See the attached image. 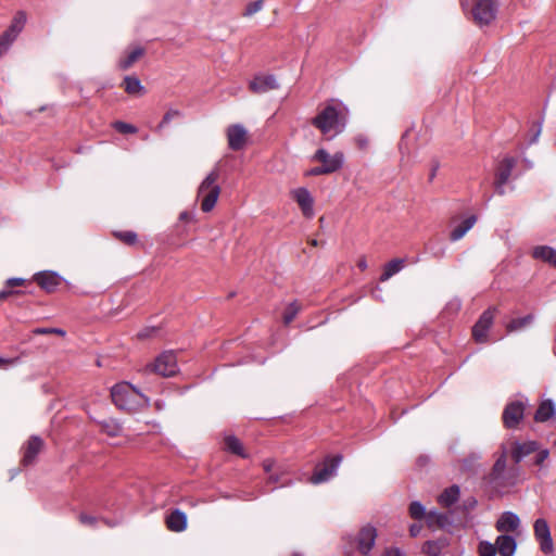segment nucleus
I'll use <instances>...</instances> for the list:
<instances>
[{"instance_id":"nucleus-1","label":"nucleus","mask_w":556,"mask_h":556,"mask_svg":"<svg viewBox=\"0 0 556 556\" xmlns=\"http://www.w3.org/2000/svg\"><path fill=\"white\" fill-rule=\"evenodd\" d=\"M346 115L348 109L344 104L332 99L312 118L311 124L328 139H332L344 130Z\"/></svg>"},{"instance_id":"nucleus-2","label":"nucleus","mask_w":556,"mask_h":556,"mask_svg":"<svg viewBox=\"0 0 556 556\" xmlns=\"http://www.w3.org/2000/svg\"><path fill=\"white\" fill-rule=\"evenodd\" d=\"M460 5L480 28L492 25L500 9L498 0H460Z\"/></svg>"},{"instance_id":"nucleus-3","label":"nucleus","mask_w":556,"mask_h":556,"mask_svg":"<svg viewBox=\"0 0 556 556\" xmlns=\"http://www.w3.org/2000/svg\"><path fill=\"white\" fill-rule=\"evenodd\" d=\"M111 397L118 409L128 413L148 403V399L128 382L115 384L111 389Z\"/></svg>"},{"instance_id":"nucleus-4","label":"nucleus","mask_w":556,"mask_h":556,"mask_svg":"<svg viewBox=\"0 0 556 556\" xmlns=\"http://www.w3.org/2000/svg\"><path fill=\"white\" fill-rule=\"evenodd\" d=\"M219 172L217 168L211 170L198 189V197L201 200V210L205 213L213 210L220 194V187L217 185Z\"/></svg>"},{"instance_id":"nucleus-5","label":"nucleus","mask_w":556,"mask_h":556,"mask_svg":"<svg viewBox=\"0 0 556 556\" xmlns=\"http://www.w3.org/2000/svg\"><path fill=\"white\" fill-rule=\"evenodd\" d=\"M342 459L343 456L341 454L327 455L323 462L315 466L314 472L309 477L308 481L312 484H321L329 481L337 475Z\"/></svg>"},{"instance_id":"nucleus-6","label":"nucleus","mask_w":556,"mask_h":556,"mask_svg":"<svg viewBox=\"0 0 556 556\" xmlns=\"http://www.w3.org/2000/svg\"><path fill=\"white\" fill-rule=\"evenodd\" d=\"M26 24V14L18 11L8 29L0 36V56L3 55L15 41Z\"/></svg>"},{"instance_id":"nucleus-7","label":"nucleus","mask_w":556,"mask_h":556,"mask_svg":"<svg viewBox=\"0 0 556 556\" xmlns=\"http://www.w3.org/2000/svg\"><path fill=\"white\" fill-rule=\"evenodd\" d=\"M149 367L151 371L156 372L163 377L175 376L179 370L177 357L173 351L163 352Z\"/></svg>"},{"instance_id":"nucleus-8","label":"nucleus","mask_w":556,"mask_h":556,"mask_svg":"<svg viewBox=\"0 0 556 556\" xmlns=\"http://www.w3.org/2000/svg\"><path fill=\"white\" fill-rule=\"evenodd\" d=\"M496 307L485 309L472 327V338L478 343L488 342V332L493 325Z\"/></svg>"},{"instance_id":"nucleus-9","label":"nucleus","mask_w":556,"mask_h":556,"mask_svg":"<svg viewBox=\"0 0 556 556\" xmlns=\"http://www.w3.org/2000/svg\"><path fill=\"white\" fill-rule=\"evenodd\" d=\"M312 161L321 163L327 175L338 172L342 168L344 163V154L342 152H336L330 155L327 150L320 148L312 156Z\"/></svg>"},{"instance_id":"nucleus-10","label":"nucleus","mask_w":556,"mask_h":556,"mask_svg":"<svg viewBox=\"0 0 556 556\" xmlns=\"http://www.w3.org/2000/svg\"><path fill=\"white\" fill-rule=\"evenodd\" d=\"M526 410V403L522 401L509 402L502 415L503 424L507 429H515L523 419Z\"/></svg>"},{"instance_id":"nucleus-11","label":"nucleus","mask_w":556,"mask_h":556,"mask_svg":"<svg viewBox=\"0 0 556 556\" xmlns=\"http://www.w3.org/2000/svg\"><path fill=\"white\" fill-rule=\"evenodd\" d=\"M378 532L370 523L362 527L356 535L357 549L363 556L369 555L376 544Z\"/></svg>"},{"instance_id":"nucleus-12","label":"nucleus","mask_w":556,"mask_h":556,"mask_svg":"<svg viewBox=\"0 0 556 556\" xmlns=\"http://www.w3.org/2000/svg\"><path fill=\"white\" fill-rule=\"evenodd\" d=\"M534 536L540 543V548L544 554H551L554 551L553 539L547 521L543 518L535 520L533 525Z\"/></svg>"},{"instance_id":"nucleus-13","label":"nucleus","mask_w":556,"mask_h":556,"mask_svg":"<svg viewBox=\"0 0 556 556\" xmlns=\"http://www.w3.org/2000/svg\"><path fill=\"white\" fill-rule=\"evenodd\" d=\"M228 147L232 151H239L244 148L248 140V131L241 124L230 125L226 130Z\"/></svg>"},{"instance_id":"nucleus-14","label":"nucleus","mask_w":556,"mask_h":556,"mask_svg":"<svg viewBox=\"0 0 556 556\" xmlns=\"http://www.w3.org/2000/svg\"><path fill=\"white\" fill-rule=\"evenodd\" d=\"M45 443L38 435H31L23 446L22 465L27 467L36 462L38 454L41 452Z\"/></svg>"},{"instance_id":"nucleus-15","label":"nucleus","mask_w":556,"mask_h":556,"mask_svg":"<svg viewBox=\"0 0 556 556\" xmlns=\"http://www.w3.org/2000/svg\"><path fill=\"white\" fill-rule=\"evenodd\" d=\"M291 193L303 215L307 218H312L314 216V199L311 192L306 188H298Z\"/></svg>"},{"instance_id":"nucleus-16","label":"nucleus","mask_w":556,"mask_h":556,"mask_svg":"<svg viewBox=\"0 0 556 556\" xmlns=\"http://www.w3.org/2000/svg\"><path fill=\"white\" fill-rule=\"evenodd\" d=\"M250 90L254 93H265L279 87L274 75H256L250 81Z\"/></svg>"},{"instance_id":"nucleus-17","label":"nucleus","mask_w":556,"mask_h":556,"mask_svg":"<svg viewBox=\"0 0 556 556\" xmlns=\"http://www.w3.org/2000/svg\"><path fill=\"white\" fill-rule=\"evenodd\" d=\"M516 164V157L506 155L496 167L495 179L508 182Z\"/></svg>"},{"instance_id":"nucleus-18","label":"nucleus","mask_w":556,"mask_h":556,"mask_svg":"<svg viewBox=\"0 0 556 556\" xmlns=\"http://www.w3.org/2000/svg\"><path fill=\"white\" fill-rule=\"evenodd\" d=\"M520 523L519 517L511 511H505L496 521L495 528L498 532L515 531Z\"/></svg>"},{"instance_id":"nucleus-19","label":"nucleus","mask_w":556,"mask_h":556,"mask_svg":"<svg viewBox=\"0 0 556 556\" xmlns=\"http://www.w3.org/2000/svg\"><path fill=\"white\" fill-rule=\"evenodd\" d=\"M35 281L47 292H53L60 285V277L53 271H43L35 275Z\"/></svg>"},{"instance_id":"nucleus-20","label":"nucleus","mask_w":556,"mask_h":556,"mask_svg":"<svg viewBox=\"0 0 556 556\" xmlns=\"http://www.w3.org/2000/svg\"><path fill=\"white\" fill-rule=\"evenodd\" d=\"M495 545L500 556H513L517 547L515 538L507 534L498 535L495 540Z\"/></svg>"},{"instance_id":"nucleus-21","label":"nucleus","mask_w":556,"mask_h":556,"mask_svg":"<svg viewBox=\"0 0 556 556\" xmlns=\"http://www.w3.org/2000/svg\"><path fill=\"white\" fill-rule=\"evenodd\" d=\"M166 526L170 531L181 532L187 528V516L179 509H174L166 517Z\"/></svg>"},{"instance_id":"nucleus-22","label":"nucleus","mask_w":556,"mask_h":556,"mask_svg":"<svg viewBox=\"0 0 556 556\" xmlns=\"http://www.w3.org/2000/svg\"><path fill=\"white\" fill-rule=\"evenodd\" d=\"M538 450V443L535 441H529L525 443L516 442L511 451V457L515 463H520L526 456Z\"/></svg>"},{"instance_id":"nucleus-23","label":"nucleus","mask_w":556,"mask_h":556,"mask_svg":"<svg viewBox=\"0 0 556 556\" xmlns=\"http://www.w3.org/2000/svg\"><path fill=\"white\" fill-rule=\"evenodd\" d=\"M556 413L555 404L552 400H544L539 405L535 414L534 420L536 422H545L548 419L553 418Z\"/></svg>"},{"instance_id":"nucleus-24","label":"nucleus","mask_w":556,"mask_h":556,"mask_svg":"<svg viewBox=\"0 0 556 556\" xmlns=\"http://www.w3.org/2000/svg\"><path fill=\"white\" fill-rule=\"evenodd\" d=\"M532 256L556 268V250L549 245H538L532 251Z\"/></svg>"},{"instance_id":"nucleus-25","label":"nucleus","mask_w":556,"mask_h":556,"mask_svg":"<svg viewBox=\"0 0 556 556\" xmlns=\"http://www.w3.org/2000/svg\"><path fill=\"white\" fill-rule=\"evenodd\" d=\"M448 546L447 538H440L433 541H427L422 545V553L428 556H439L444 548Z\"/></svg>"},{"instance_id":"nucleus-26","label":"nucleus","mask_w":556,"mask_h":556,"mask_svg":"<svg viewBox=\"0 0 556 556\" xmlns=\"http://www.w3.org/2000/svg\"><path fill=\"white\" fill-rule=\"evenodd\" d=\"M146 53L144 48L136 47L131 51L127 52L125 56L118 61V67L123 71L130 68Z\"/></svg>"},{"instance_id":"nucleus-27","label":"nucleus","mask_w":556,"mask_h":556,"mask_svg":"<svg viewBox=\"0 0 556 556\" xmlns=\"http://www.w3.org/2000/svg\"><path fill=\"white\" fill-rule=\"evenodd\" d=\"M125 92L130 96H142L146 93V88L142 86L140 79L136 76H125L123 80Z\"/></svg>"},{"instance_id":"nucleus-28","label":"nucleus","mask_w":556,"mask_h":556,"mask_svg":"<svg viewBox=\"0 0 556 556\" xmlns=\"http://www.w3.org/2000/svg\"><path fill=\"white\" fill-rule=\"evenodd\" d=\"M460 495V489L457 484H453L445 489L439 496V503L444 507H450L455 504Z\"/></svg>"},{"instance_id":"nucleus-29","label":"nucleus","mask_w":556,"mask_h":556,"mask_svg":"<svg viewBox=\"0 0 556 556\" xmlns=\"http://www.w3.org/2000/svg\"><path fill=\"white\" fill-rule=\"evenodd\" d=\"M405 266V258H393L390 262H388L384 267L383 271L380 276L381 281L389 280L392 276L400 273Z\"/></svg>"},{"instance_id":"nucleus-30","label":"nucleus","mask_w":556,"mask_h":556,"mask_svg":"<svg viewBox=\"0 0 556 556\" xmlns=\"http://www.w3.org/2000/svg\"><path fill=\"white\" fill-rule=\"evenodd\" d=\"M101 431L109 437L115 438L122 434V425L115 419H105L99 422Z\"/></svg>"},{"instance_id":"nucleus-31","label":"nucleus","mask_w":556,"mask_h":556,"mask_svg":"<svg viewBox=\"0 0 556 556\" xmlns=\"http://www.w3.org/2000/svg\"><path fill=\"white\" fill-rule=\"evenodd\" d=\"M533 319H534V316L532 314H528L520 318L511 319L506 325V329L508 332L519 331V330L526 328L527 326H529L533 321Z\"/></svg>"},{"instance_id":"nucleus-32","label":"nucleus","mask_w":556,"mask_h":556,"mask_svg":"<svg viewBox=\"0 0 556 556\" xmlns=\"http://www.w3.org/2000/svg\"><path fill=\"white\" fill-rule=\"evenodd\" d=\"M225 448L232 454L245 457L242 444L240 440L235 435H228L225 438Z\"/></svg>"},{"instance_id":"nucleus-33","label":"nucleus","mask_w":556,"mask_h":556,"mask_svg":"<svg viewBox=\"0 0 556 556\" xmlns=\"http://www.w3.org/2000/svg\"><path fill=\"white\" fill-rule=\"evenodd\" d=\"M427 523L429 527L438 526L440 528H444L448 525V517L445 514L430 510L427 514Z\"/></svg>"},{"instance_id":"nucleus-34","label":"nucleus","mask_w":556,"mask_h":556,"mask_svg":"<svg viewBox=\"0 0 556 556\" xmlns=\"http://www.w3.org/2000/svg\"><path fill=\"white\" fill-rule=\"evenodd\" d=\"M506 468V455L503 453L494 463L492 471L490 473V480L491 482L497 481L500 478H502L504 471Z\"/></svg>"},{"instance_id":"nucleus-35","label":"nucleus","mask_w":556,"mask_h":556,"mask_svg":"<svg viewBox=\"0 0 556 556\" xmlns=\"http://www.w3.org/2000/svg\"><path fill=\"white\" fill-rule=\"evenodd\" d=\"M113 236L126 245L132 247L138 243V236L132 230L114 231Z\"/></svg>"},{"instance_id":"nucleus-36","label":"nucleus","mask_w":556,"mask_h":556,"mask_svg":"<svg viewBox=\"0 0 556 556\" xmlns=\"http://www.w3.org/2000/svg\"><path fill=\"white\" fill-rule=\"evenodd\" d=\"M408 513L413 519H416V520H421L424 518L427 519L428 513L426 511L425 506L419 501H414L409 504Z\"/></svg>"},{"instance_id":"nucleus-37","label":"nucleus","mask_w":556,"mask_h":556,"mask_svg":"<svg viewBox=\"0 0 556 556\" xmlns=\"http://www.w3.org/2000/svg\"><path fill=\"white\" fill-rule=\"evenodd\" d=\"M300 305L296 301L291 302L285 309L283 313V323L285 325H289L296 317L300 312Z\"/></svg>"},{"instance_id":"nucleus-38","label":"nucleus","mask_w":556,"mask_h":556,"mask_svg":"<svg viewBox=\"0 0 556 556\" xmlns=\"http://www.w3.org/2000/svg\"><path fill=\"white\" fill-rule=\"evenodd\" d=\"M181 116V112L179 110H174V109H170L168 110L161 123L157 125V127L155 128V131H161L164 127H166L174 118L176 117H180Z\"/></svg>"},{"instance_id":"nucleus-39","label":"nucleus","mask_w":556,"mask_h":556,"mask_svg":"<svg viewBox=\"0 0 556 556\" xmlns=\"http://www.w3.org/2000/svg\"><path fill=\"white\" fill-rule=\"evenodd\" d=\"M479 556H496L497 548L495 543L492 544L488 541H481L478 546Z\"/></svg>"},{"instance_id":"nucleus-40","label":"nucleus","mask_w":556,"mask_h":556,"mask_svg":"<svg viewBox=\"0 0 556 556\" xmlns=\"http://www.w3.org/2000/svg\"><path fill=\"white\" fill-rule=\"evenodd\" d=\"M113 127L121 134H136L138 131L136 126L121 121L114 122Z\"/></svg>"},{"instance_id":"nucleus-41","label":"nucleus","mask_w":556,"mask_h":556,"mask_svg":"<svg viewBox=\"0 0 556 556\" xmlns=\"http://www.w3.org/2000/svg\"><path fill=\"white\" fill-rule=\"evenodd\" d=\"M263 0H255L251 3H249L245 8V11L243 13L244 16H251L255 13H257L258 11H261L263 9Z\"/></svg>"},{"instance_id":"nucleus-42","label":"nucleus","mask_w":556,"mask_h":556,"mask_svg":"<svg viewBox=\"0 0 556 556\" xmlns=\"http://www.w3.org/2000/svg\"><path fill=\"white\" fill-rule=\"evenodd\" d=\"M290 480L285 478L283 476H278V475H270L269 478H268V483H273V484H279V486H287L290 484Z\"/></svg>"},{"instance_id":"nucleus-43","label":"nucleus","mask_w":556,"mask_h":556,"mask_svg":"<svg viewBox=\"0 0 556 556\" xmlns=\"http://www.w3.org/2000/svg\"><path fill=\"white\" fill-rule=\"evenodd\" d=\"M78 519H79L80 523H83L85 526L94 527L97 525V518L93 516L87 515L85 513H81L78 516Z\"/></svg>"},{"instance_id":"nucleus-44","label":"nucleus","mask_w":556,"mask_h":556,"mask_svg":"<svg viewBox=\"0 0 556 556\" xmlns=\"http://www.w3.org/2000/svg\"><path fill=\"white\" fill-rule=\"evenodd\" d=\"M465 235H466L465 229H464L460 225H458V226H456V227L451 231V233H450V239H451L452 241H457V240L462 239Z\"/></svg>"},{"instance_id":"nucleus-45","label":"nucleus","mask_w":556,"mask_h":556,"mask_svg":"<svg viewBox=\"0 0 556 556\" xmlns=\"http://www.w3.org/2000/svg\"><path fill=\"white\" fill-rule=\"evenodd\" d=\"M22 292L18 290H14V288H8L7 282L4 283V288L0 291V301L5 300L7 298L15 294H21Z\"/></svg>"},{"instance_id":"nucleus-46","label":"nucleus","mask_w":556,"mask_h":556,"mask_svg":"<svg viewBox=\"0 0 556 556\" xmlns=\"http://www.w3.org/2000/svg\"><path fill=\"white\" fill-rule=\"evenodd\" d=\"M34 333H36V334L58 333V334H62V336L65 334V332L59 328H37L34 330Z\"/></svg>"},{"instance_id":"nucleus-47","label":"nucleus","mask_w":556,"mask_h":556,"mask_svg":"<svg viewBox=\"0 0 556 556\" xmlns=\"http://www.w3.org/2000/svg\"><path fill=\"white\" fill-rule=\"evenodd\" d=\"M477 222V217L476 215H470L469 217H467L465 220L462 222V224H459L464 229L465 231L467 232L468 230H470L473 225L476 224Z\"/></svg>"},{"instance_id":"nucleus-48","label":"nucleus","mask_w":556,"mask_h":556,"mask_svg":"<svg viewBox=\"0 0 556 556\" xmlns=\"http://www.w3.org/2000/svg\"><path fill=\"white\" fill-rule=\"evenodd\" d=\"M548 455L549 452L546 448L539 451L534 460L535 465L541 466L547 459Z\"/></svg>"},{"instance_id":"nucleus-49","label":"nucleus","mask_w":556,"mask_h":556,"mask_svg":"<svg viewBox=\"0 0 556 556\" xmlns=\"http://www.w3.org/2000/svg\"><path fill=\"white\" fill-rule=\"evenodd\" d=\"M320 175H327L326 169H324V167L321 165L320 166L312 167L311 169L305 172V176H307V177H309V176H320Z\"/></svg>"},{"instance_id":"nucleus-50","label":"nucleus","mask_w":556,"mask_h":556,"mask_svg":"<svg viewBox=\"0 0 556 556\" xmlns=\"http://www.w3.org/2000/svg\"><path fill=\"white\" fill-rule=\"evenodd\" d=\"M382 556H406V554L399 547L386 548Z\"/></svg>"},{"instance_id":"nucleus-51","label":"nucleus","mask_w":556,"mask_h":556,"mask_svg":"<svg viewBox=\"0 0 556 556\" xmlns=\"http://www.w3.org/2000/svg\"><path fill=\"white\" fill-rule=\"evenodd\" d=\"M24 283H25V279H23V278H9L7 280L8 288L20 287V286H23Z\"/></svg>"},{"instance_id":"nucleus-52","label":"nucleus","mask_w":556,"mask_h":556,"mask_svg":"<svg viewBox=\"0 0 556 556\" xmlns=\"http://www.w3.org/2000/svg\"><path fill=\"white\" fill-rule=\"evenodd\" d=\"M507 182L506 181H501V180H494V188H495V191L497 194L500 195H504L505 194V185Z\"/></svg>"},{"instance_id":"nucleus-53","label":"nucleus","mask_w":556,"mask_h":556,"mask_svg":"<svg viewBox=\"0 0 556 556\" xmlns=\"http://www.w3.org/2000/svg\"><path fill=\"white\" fill-rule=\"evenodd\" d=\"M439 167H440L439 161L433 160L432 163H431V169H430V174H429V181H432L434 179Z\"/></svg>"},{"instance_id":"nucleus-54","label":"nucleus","mask_w":556,"mask_h":556,"mask_svg":"<svg viewBox=\"0 0 556 556\" xmlns=\"http://www.w3.org/2000/svg\"><path fill=\"white\" fill-rule=\"evenodd\" d=\"M478 502L475 497H469L464 502V508L466 510H471L477 506Z\"/></svg>"},{"instance_id":"nucleus-55","label":"nucleus","mask_w":556,"mask_h":556,"mask_svg":"<svg viewBox=\"0 0 556 556\" xmlns=\"http://www.w3.org/2000/svg\"><path fill=\"white\" fill-rule=\"evenodd\" d=\"M421 531V526L420 525H417V523H413L410 527H409V534L410 536L413 538H416Z\"/></svg>"},{"instance_id":"nucleus-56","label":"nucleus","mask_w":556,"mask_h":556,"mask_svg":"<svg viewBox=\"0 0 556 556\" xmlns=\"http://www.w3.org/2000/svg\"><path fill=\"white\" fill-rule=\"evenodd\" d=\"M273 465L274 464H273L271 460H269V459L265 460L264 464H263L264 470L266 472H269L271 470V468H273Z\"/></svg>"},{"instance_id":"nucleus-57","label":"nucleus","mask_w":556,"mask_h":556,"mask_svg":"<svg viewBox=\"0 0 556 556\" xmlns=\"http://www.w3.org/2000/svg\"><path fill=\"white\" fill-rule=\"evenodd\" d=\"M444 254H445V249L444 248H440L437 252L433 253L434 257H437V258L443 257Z\"/></svg>"},{"instance_id":"nucleus-58","label":"nucleus","mask_w":556,"mask_h":556,"mask_svg":"<svg viewBox=\"0 0 556 556\" xmlns=\"http://www.w3.org/2000/svg\"><path fill=\"white\" fill-rule=\"evenodd\" d=\"M11 363H12L11 359L3 358V357L0 356V368L4 367V366H7V365H9Z\"/></svg>"},{"instance_id":"nucleus-59","label":"nucleus","mask_w":556,"mask_h":556,"mask_svg":"<svg viewBox=\"0 0 556 556\" xmlns=\"http://www.w3.org/2000/svg\"><path fill=\"white\" fill-rule=\"evenodd\" d=\"M357 266H358L362 270L366 269V268H367V262H366V260H365V258L359 260V262H358Z\"/></svg>"},{"instance_id":"nucleus-60","label":"nucleus","mask_w":556,"mask_h":556,"mask_svg":"<svg viewBox=\"0 0 556 556\" xmlns=\"http://www.w3.org/2000/svg\"><path fill=\"white\" fill-rule=\"evenodd\" d=\"M179 218L181 220H187L189 218V214L187 212H181Z\"/></svg>"},{"instance_id":"nucleus-61","label":"nucleus","mask_w":556,"mask_h":556,"mask_svg":"<svg viewBox=\"0 0 556 556\" xmlns=\"http://www.w3.org/2000/svg\"><path fill=\"white\" fill-rule=\"evenodd\" d=\"M540 132H541V128L538 129L534 138L531 140V143L535 142V140H536L538 136L540 135Z\"/></svg>"},{"instance_id":"nucleus-62","label":"nucleus","mask_w":556,"mask_h":556,"mask_svg":"<svg viewBox=\"0 0 556 556\" xmlns=\"http://www.w3.org/2000/svg\"><path fill=\"white\" fill-rule=\"evenodd\" d=\"M344 553L345 554H351L352 553V548L348 547V546H344Z\"/></svg>"},{"instance_id":"nucleus-63","label":"nucleus","mask_w":556,"mask_h":556,"mask_svg":"<svg viewBox=\"0 0 556 556\" xmlns=\"http://www.w3.org/2000/svg\"><path fill=\"white\" fill-rule=\"evenodd\" d=\"M309 243L313 245V247H316L317 245V240L316 239H312L309 241Z\"/></svg>"},{"instance_id":"nucleus-64","label":"nucleus","mask_w":556,"mask_h":556,"mask_svg":"<svg viewBox=\"0 0 556 556\" xmlns=\"http://www.w3.org/2000/svg\"><path fill=\"white\" fill-rule=\"evenodd\" d=\"M139 337H140V338H146V337H147V334H146V333H139Z\"/></svg>"}]
</instances>
